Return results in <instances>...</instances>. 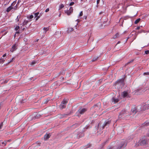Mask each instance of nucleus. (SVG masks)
Returning <instances> with one entry per match:
<instances>
[{"mask_svg":"<svg viewBox=\"0 0 149 149\" xmlns=\"http://www.w3.org/2000/svg\"><path fill=\"white\" fill-rule=\"evenodd\" d=\"M124 84V79H123L118 80L117 81L116 83V85H119L121 84L123 85Z\"/></svg>","mask_w":149,"mask_h":149,"instance_id":"9","label":"nucleus"},{"mask_svg":"<svg viewBox=\"0 0 149 149\" xmlns=\"http://www.w3.org/2000/svg\"><path fill=\"white\" fill-rule=\"evenodd\" d=\"M50 136H51V134H46L44 136V139L45 140H47V139H49L50 138Z\"/></svg>","mask_w":149,"mask_h":149,"instance_id":"13","label":"nucleus"},{"mask_svg":"<svg viewBox=\"0 0 149 149\" xmlns=\"http://www.w3.org/2000/svg\"><path fill=\"white\" fill-rule=\"evenodd\" d=\"M19 16H18L16 18V20L17 21H18L19 20Z\"/></svg>","mask_w":149,"mask_h":149,"instance_id":"41","label":"nucleus"},{"mask_svg":"<svg viewBox=\"0 0 149 149\" xmlns=\"http://www.w3.org/2000/svg\"><path fill=\"white\" fill-rule=\"evenodd\" d=\"M127 143L126 141L123 140L120 142L117 148V149H123L127 146Z\"/></svg>","mask_w":149,"mask_h":149,"instance_id":"1","label":"nucleus"},{"mask_svg":"<svg viewBox=\"0 0 149 149\" xmlns=\"http://www.w3.org/2000/svg\"><path fill=\"white\" fill-rule=\"evenodd\" d=\"M61 116V114H59L58 115V117H59L60 118H61L62 117L61 116Z\"/></svg>","mask_w":149,"mask_h":149,"instance_id":"45","label":"nucleus"},{"mask_svg":"<svg viewBox=\"0 0 149 149\" xmlns=\"http://www.w3.org/2000/svg\"><path fill=\"white\" fill-rule=\"evenodd\" d=\"M100 103H99L97 104L96 105H95L94 106V107L95 109H97V107L98 109H99L100 108Z\"/></svg>","mask_w":149,"mask_h":149,"instance_id":"16","label":"nucleus"},{"mask_svg":"<svg viewBox=\"0 0 149 149\" xmlns=\"http://www.w3.org/2000/svg\"><path fill=\"white\" fill-rule=\"evenodd\" d=\"M6 54H5L3 55L2 57L4 58V57H5V56H6Z\"/></svg>","mask_w":149,"mask_h":149,"instance_id":"42","label":"nucleus"},{"mask_svg":"<svg viewBox=\"0 0 149 149\" xmlns=\"http://www.w3.org/2000/svg\"><path fill=\"white\" fill-rule=\"evenodd\" d=\"M129 38V37H128L127 38V39L126 40V41Z\"/></svg>","mask_w":149,"mask_h":149,"instance_id":"49","label":"nucleus"},{"mask_svg":"<svg viewBox=\"0 0 149 149\" xmlns=\"http://www.w3.org/2000/svg\"><path fill=\"white\" fill-rule=\"evenodd\" d=\"M83 14V12L82 11H81L79 15V17L82 16Z\"/></svg>","mask_w":149,"mask_h":149,"instance_id":"33","label":"nucleus"},{"mask_svg":"<svg viewBox=\"0 0 149 149\" xmlns=\"http://www.w3.org/2000/svg\"><path fill=\"white\" fill-rule=\"evenodd\" d=\"M7 143V141H5L4 142H3L2 143V144L4 145V146L6 145Z\"/></svg>","mask_w":149,"mask_h":149,"instance_id":"35","label":"nucleus"},{"mask_svg":"<svg viewBox=\"0 0 149 149\" xmlns=\"http://www.w3.org/2000/svg\"><path fill=\"white\" fill-rule=\"evenodd\" d=\"M134 36V39H135L136 38V33H134V34H131L130 35V37H131V36Z\"/></svg>","mask_w":149,"mask_h":149,"instance_id":"27","label":"nucleus"},{"mask_svg":"<svg viewBox=\"0 0 149 149\" xmlns=\"http://www.w3.org/2000/svg\"><path fill=\"white\" fill-rule=\"evenodd\" d=\"M39 14V12H37L36 13H35L34 14V17L35 18H36V20L37 21L40 17V15L38 16V15Z\"/></svg>","mask_w":149,"mask_h":149,"instance_id":"14","label":"nucleus"},{"mask_svg":"<svg viewBox=\"0 0 149 149\" xmlns=\"http://www.w3.org/2000/svg\"><path fill=\"white\" fill-rule=\"evenodd\" d=\"M128 111H127L125 110H123L120 113L119 118H121L125 114H127V113Z\"/></svg>","mask_w":149,"mask_h":149,"instance_id":"6","label":"nucleus"},{"mask_svg":"<svg viewBox=\"0 0 149 149\" xmlns=\"http://www.w3.org/2000/svg\"><path fill=\"white\" fill-rule=\"evenodd\" d=\"M64 7V5L63 4H61L59 6V10L62 9V8H63Z\"/></svg>","mask_w":149,"mask_h":149,"instance_id":"29","label":"nucleus"},{"mask_svg":"<svg viewBox=\"0 0 149 149\" xmlns=\"http://www.w3.org/2000/svg\"><path fill=\"white\" fill-rule=\"evenodd\" d=\"M28 21L27 20H25L22 24V26H24L26 25L28 23Z\"/></svg>","mask_w":149,"mask_h":149,"instance_id":"24","label":"nucleus"},{"mask_svg":"<svg viewBox=\"0 0 149 149\" xmlns=\"http://www.w3.org/2000/svg\"><path fill=\"white\" fill-rule=\"evenodd\" d=\"M140 26H138L136 28V29L137 30H139L140 29Z\"/></svg>","mask_w":149,"mask_h":149,"instance_id":"46","label":"nucleus"},{"mask_svg":"<svg viewBox=\"0 0 149 149\" xmlns=\"http://www.w3.org/2000/svg\"><path fill=\"white\" fill-rule=\"evenodd\" d=\"M17 45L16 44H15L12 47L11 49L10 50V51L11 52H13V51L17 49Z\"/></svg>","mask_w":149,"mask_h":149,"instance_id":"11","label":"nucleus"},{"mask_svg":"<svg viewBox=\"0 0 149 149\" xmlns=\"http://www.w3.org/2000/svg\"><path fill=\"white\" fill-rule=\"evenodd\" d=\"M143 75H149V72H144L143 74Z\"/></svg>","mask_w":149,"mask_h":149,"instance_id":"32","label":"nucleus"},{"mask_svg":"<svg viewBox=\"0 0 149 149\" xmlns=\"http://www.w3.org/2000/svg\"><path fill=\"white\" fill-rule=\"evenodd\" d=\"M139 108H141V109L139 111H143L148 109H149V104H144L143 106H142L141 107H140V106H139L138 107V108L139 109Z\"/></svg>","mask_w":149,"mask_h":149,"instance_id":"4","label":"nucleus"},{"mask_svg":"<svg viewBox=\"0 0 149 149\" xmlns=\"http://www.w3.org/2000/svg\"><path fill=\"white\" fill-rule=\"evenodd\" d=\"M6 58L1 57L0 59V63H3V62L5 61Z\"/></svg>","mask_w":149,"mask_h":149,"instance_id":"18","label":"nucleus"},{"mask_svg":"<svg viewBox=\"0 0 149 149\" xmlns=\"http://www.w3.org/2000/svg\"><path fill=\"white\" fill-rule=\"evenodd\" d=\"M68 100L66 99L63 100V101L61 102V104L60 105V107L61 109L64 108L66 106V104L68 103Z\"/></svg>","mask_w":149,"mask_h":149,"instance_id":"2","label":"nucleus"},{"mask_svg":"<svg viewBox=\"0 0 149 149\" xmlns=\"http://www.w3.org/2000/svg\"><path fill=\"white\" fill-rule=\"evenodd\" d=\"M77 20L78 21H79V20L78 19H77Z\"/></svg>","mask_w":149,"mask_h":149,"instance_id":"53","label":"nucleus"},{"mask_svg":"<svg viewBox=\"0 0 149 149\" xmlns=\"http://www.w3.org/2000/svg\"><path fill=\"white\" fill-rule=\"evenodd\" d=\"M83 1V0H81V1Z\"/></svg>","mask_w":149,"mask_h":149,"instance_id":"57","label":"nucleus"},{"mask_svg":"<svg viewBox=\"0 0 149 149\" xmlns=\"http://www.w3.org/2000/svg\"><path fill=\"white\" fill-rule=\"evenodd\" d=\"M73 9L72 7H70L69 10H65V13H66L68 15H70L73 12Z\"/></svg>","mask_w":149,"mask_h":149,"instance_id":"7","label":"nucleus"},{"mask_svg":"<svg viewBox=\"0 0 149 149\" xmlns=\"http://www.w3.org/2000/svg\"><path fill=\"white\" fill-rule=\"evenodd\" d=\"M119 101V99L118 98H116L114 97H112L111 100V103L112 104H114L118 102Z\"/></svg>","mask_w":149,"mask_h":149,"instance_id":"8","label":"nucleus"},{"mask_svg":"<svg viewBox=\"0 0 149 149\" xmlns=\"http://www.w3.org/2000/svg\"><path fill=\"white\" fill-rule=\"evenodd\" d=\"M140 18L138 19H137L135 21V22H134V23L135 24H137L140 21Z\"/></svg>","mask_w":149,"mask_h":149,"instance_id":"26","label":"nucleus"},{"mask_svg":"<svg viewBox=\"0 0 149 149\" xmlns=\"http://www.w3.org/2000/svg\"><path fill=\"white\" fill-rule=\"evenodd\" d=\"M38 39L37 40V41H38Z\"/></svg>","mask_w":149,"mask_h":149,"instance_id":"55","label":"nucleus"},{"mask_svg":"<svg viewBox=\"0 0 149 149\" xmlns=\"http://www.w3.org/2000/svg\"><path fill=\"white\" fill-rule=\"evenodd\" d=\"M73 30V29L71 27H69L68 28V33H69L70 32H71Z\"/></svg>","mask_w":149,"mask_h":149,"instance_id":"23","label":"nucleus"},{"mask_svg":"<svg viewBox=\"0 0 149 149\" xmlns=\"http://www.w3.org/2000/svg\"><path fill=\"white\" fill-rule=\"evenodd\" d=\"M24 28H23V29H22V30H24Z\"/></svg>","mask_w":149,"mask_h":149,"instance_id":"51","label":"nucleus"},{"mask_svg":"<svg viewBox=\"0 0 149 149\" xmlns=\"http://www.w3.org/2000/svg\"><path fill=\"white\" fill-rule=\"evenodd\" d=\"M120 41H118V42H117V44H119V43H120Z\"/></svg>","mask_w":149,"mask_h":149,"instance_id":"48","label":"nucleus"},{"mask_svg":"<svg viewBox=\"0 0 149 149\" xmlns=\"http://www.w3.org/2000/svg\"><path fill=\"white\" fill-rule=\"evenodd\" d=\"M75 125H74V126H75ZM73 126H74V125H73Z\"/></svg>","mask_w":149,"mask_h":149,"instance_id":"56","label":"nucleus"},{"mask_svg":"<svg viewBox=\"0 0 149 149\" xmlns=\"http://www.w3.org/2000/svg\"><path fill=\"white\" fill-rule=\"evenodd\" d=\"M19 29V26H17L15 28V30L16 31H17L16 32V33H18V34H19L20 33Z\"/></svg>","mask_w":149,"mask_h":149,"instance_id":"15","label":"nucleus"},{"mask_svg":"<svg viewBox=\"0 0 149 149\" xmlns=\"http://www.w3.org/2000/svg\"><path fill=\"white\" fill-rule=\"evenodd\" d=\"M122 96L123 98H130L131 97L130 94L128 91H124L122 93Z\"/></svg>","mask_w":149,"mask_h":149,"instance_id":"3","label":"nucleus"},{"mask_svg":"<svg viewBox=\"0 0 149 149\" xmlns=\"http://www.w3.org/2000/svg\"><path fill=\"white\" fill-rule=\"evenodd\" d=\"M49 27H44L43 28V30L45 31V33H46V32L49 30Z\"/></svg>","mask_w":149,"mask_h":149,"instance_id":"22","label":"nucleus"},{"mask_svg":"<svg viewBox=\"0 0 149 149\" xmlns=\"http://www.w3.org/2000/svg\"><path fill=\"white\" fill-rule=\"evenodd\" d=\"M17 5H16L15 6L12 7L13 8L12 9L13 10H15L17 9Z\"/></svg>","mask_w":149,"mask_h":149,"instance_id":"30","label":"nucleus"},{"mask_svg":"<svg viewBox=\"0 0 149 149\" xmlns=\"http://www.w3.org/2000/svg\"><path fill=\"white\" fill-rule=\"evenodd\" d=\"M49 11V8H47V9H46L45 10V12H48Z\"/></svg>","mask_w":149,"mask_h":149,"instance_id":"40","label":"nucleus"},{"mask_svg":"<svg viewBox=\"0 0 149 149\" xmlns=\"http://www.w3.org/2000/svg\"><path fill=\"white\" fill-rule=\"evenodd\" d=\"M149 125V123L146 122L142 125V126H148Z\"/></svg>","mask_w":149,"mask_h":149,"instance_id":"21","label":"nucleus"},{"mask_svg":"<svg viewBox=\"0 0 149 149\" xmlns=\"http://www.w3.org/2000/svg\"><path fill=\"white\" fill-rule=\"evenodd\" d=\"M36 63V62L35 61H32L30 63L31 65H33Z\"/></svg>","mask_w":149,"mask_h":149,"instance_id":"31","label":"nucleus"},{"mask_svg":"<svg viewBox=\"0 0 149 149\" xmlns=\"http://www.w3.org/2000/svg\"><path fill=\"white\" fill-rule=\"evenodd\" d=\"M147 136H149V133L148 134Z\"/></svg>","mask_w":149,"mask_h":149,"instance_id":"50","label":"nucleus"},{"mask_svg":"<svg viewBox=\"0 0 149 149\" xmlns=\"http://www.w3.org/2000/svg\"><path fill=\"white\" fill-rule=\"evenodd\" d=\"M145 52L146 54H149V50L146 51Z\"/></svg>","mask_w":149,"mask_h":149,"instance_id":"38","label":"nucleus"},{"mask_svg":"<svg viewBox=\"0 0 149 149\" xmlns=\"http://www.w3.org/2000/svg\"><path fill=\"white\" fill-rule=\"evenodd\" d=\"M139 144H138V145H137V146H139Z\"/></svg>","mask_w":149,"mask_h":149,"instance_id":"54","label":"nucleus"},{"mask_svg":"<svg viewBox=\"0 0 149 149\" xmlns=\"http://www.w3.org/2000/svg\"><path fill=\"white\" fill-rule=\"evenodd\" d=\"M74 4V2H71L69 4L70 6H72Z\"/></svg>","mask_w":149,"mask_h":149,"instance_id":"37","label":"nucleus"},{"mask_svg":"<svg viewBox=\"0 0 149 149\" xmlns=\"http://www.w3.org/2000/svg\"><path fill=\"white\" fill-rule=\"evenodd\" d=\"M110 123V122L108 121L106 122L104 125L102 127V129H104L105 126L107 124H109Z\"/></svg>","mask_w":149,"mask_h":149,"instance_id":"19","label":"nucleus"},{"mask_svg":"<svg viewBox=\"0 0 149 149\" xmlns=\"http://www.w3.org/2000/svg\"><path fill=\"white\" fill-rule=\"evenodd\" d=\"M97 58H98L97 57H96L94 58L92 61H94L96 60L97 59Z\"/></svg>","mask_w":149,"mask_h":149,"instance_id":"36","label":"nucleus"},{"mask_svg":"<svg viewBox=\"0 0 149 149\" xmlns=\"http://www.w3.org/2000/svg\"><path fill=\"white\" fill-rule=\"evenodd\" d=\"M33 17V16L32 15H30L28 16L27 17V18L28 19H32Z\"/></svg>","mask_w":149,"mask_h":149,"instance_id":"28","label":"nucleus"},{"mask_svg":"<svg viewBox=\"0 0 149 149\" xmlns=\"http://www.w3.org/2000/svg\"><path fill=\"white\" fill-rule=\"evenodd\" d=\"M147 32H149V31H147Z\"/></svg>","mask_w":149,"mask_h":149,"instance_id":"52","label":"nucleus"},{"mask_svg":"<svg viewBox=\"0 0 149 149\" xmlns=\"http://www.w3.org/2000/svg\"><path fill=\"white\" fill-rule=\"evenodd\" d=\"M84 19H87V16H84Z\"/></svg>","mask_w":149,"mask_h":149,"instance_id":"44","label":"nucleus"},{"mask_svg":"<svg viewBox=\"0 0 149 149\" xmlns=\"http://www.w3.org/2000/svg\"><path fill=\"white\" fill-rule=\"evenodd\" d=\"M13 8L12 7V6H10L7 9L6 11L7 12H9L10 10L12 9Z\"/></svg>","mask_w":149,"mask_h":149,"instance_id":"20","label":"nucleus"},{"mask_svg":"<svg viewBox=\"0 0 149 149\" xmlns=\"http://www.w3.org/2000/svg\"><path fill=\"white\" fill-rule=\"evenodd\" d=\"M139 142L140 143V145L143 146L146 143V141L145 139H143L141 141H139Z\"/></svg>","mask_w":149,"mask_h":149,"instance_id":"12","label":"nucleus"},{"mask_svg":"<svg viewBox=\"0 0 149 149\" xmlns=\"http://www.w3.org/2000/svg\"><path fill=\"white\" fill-rule=\"evenodd\" d=\"M137 109L136 107H134V108H132L131 109V114H132L133 115H134L137 112Z\"/></svg>","mask_w":149,"mask_h":149,"instance_id":"10","label":"nucleus"},{"mask_svg":"<svg viewBox=\"0 0 149 149\" xmlns=\"http://www.w3.org/2000/svg\"><path fill=\"white\" fill-rule=\"evenodd\" d=\"M100 1V0H97V4H98L99 3Z\"/></svg>","mask_w":149,"mask_h":149,"instance_id":"43","label":"nucleus"},{"mask_svg":"<svg viewBox=\"0 0 149 149\" xmlns=\"http://www.w3.org/2000/svg\"><path fill=\"white\" fill-rule=\"evenodd\" d=\"M120 35L118 33H117L113 37V39H116L118 38L119 37Z\"/></svg>","mask_w":149,"mask_h":149,"instance_id":"17","label":"nucleus"},{"mask_svg":"<svg viewBox=\"0 0 149 149\" xmlns=\"http://www.w3.org/2000/svg\"><path fill=\"white\" fill-rule=\"evenodd\" d=\"M3 126V123L2 122L0 124V129H1Z\"/></svg>","mask_w":149,"mask_h":149,"instance_id":"34","label":"nucleus"},{"mask_svg":"<svg viewBox=\"0 0 149 149\" xmlns=\"http://www.w3.org/2000/svg\"><path fill=\"white\" fill-rule=\"evenodd\" d=\"M15 59V58H12V60L10 61L8 63H9L11 62H13Z\"/></svg>","mask_w":149,"mask_h":149,"instance_id":"39","label":"nucleus"},{"mask_svg":"<svg viewBox=\"0 0 149 149\" xmlns=\"http://www.w3.org/2000/svg\"><path fill=\"white\" fill-rule=\"evenodd\" d=\"M16 3V1H13L11 4L10 6H12V7L15 6L16 5L15 4Z\"/></svg>","mask_w":149,"mask_h":149,"instance_id":"25","label":"nucleus"},{"mask_svg":"<svg viewBox=\"0 0 149 149\" xmlns=\"http://www.w3.org/2000/svg\"><path fill=\"white\" fill-rule=\"evenodd\" d=\"M142 32H144V33H145V31H144V30H143L141 31V33Z\"/></svg>","mask_w":149,"mask_h":149,"instance_id":"47","label":"nucleus"},{"mask_svg":"<svg viewBox=\"0 0 149 149\" xmlns=\"http://www.w3.org/2000/svg\"><path fill=\"white\" fill-rule=\"evenodd\" d=\"M87 110V109L86 108H81L78 110L77 113H79L81 114H82L85 112Z\"/></svg>","mask_w":149,"mask_h":149,"instance_id":"5","label":"nucleus"}]
</instances>
